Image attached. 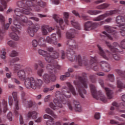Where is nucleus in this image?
<instances>
[{
  "label": "nucleus",
  "instance_id": "f257e3e1",
  "mask_svg": "<svg viewBox=\"0 0 125 125\" xmlns=\"http://www.w3.org/2000/svg\"><path fill=\"white\" fill-rule=\"evenodd\" d=\"M75 34H76V31L75 30H73L72 32H66V37L67 39H69L66 42L68 49L66 50V52H65L63 50L61 51V59L64 60L67 57L69 61H71L72 62L74 61L76 62V64H79V55L76 56L75 51H74L75 48L78 47L76 41L73 40L75 38Z\"/></svg>",
  "mask_w": 125,
  "mask_h": 125
},
{
  "label": "nucleus",
  "instance_id": "f03ea898",
  "mask_svg": "<svg viewBox=\"0 0 125 125\" xmlns=\"http://www.w3.org/2000/svg\"><path fill=\"white\" fill-rule=\"evenodd\" d=\"M66 85L68 87V90H67V87H64L62 88V94H60L59 96V98H58V95L57 93H59V91L57 92L56 94V97L57 99H54L53 100V103L50 102L49 104V106L53 110H55L57 109V107L62 108L63 105L62 104H66L67 103V100L65 99L66 98H70L71 97V92L73 94V95H76V91H75V89L73 85L71 84L70 83H66Z\"/></svg>",
  "mask_w": 125,
  "mask_h": 125
},
{
  "label": "nucleus",
  "instance_id": "7ed1b4c3",
  "mask_svg": "<svg viewBox=\"0 0 125 125\" xmlns=\"http://www.w3.org/2000/svg\"><path fill=\"white\" fill-rule=\"evenodd\" d=\"M32 72V69L30 67H27L23 69H21L17 72V76L21 81H24V84L26 88L31 87L33 89H38L42 87L43 84V81L40 79H35L33 77L26 79V75H30Z\"/></svg>",
  "mask_w": 125,
  "mask_h": 125
},
{
  "label": "nucleus",
  "instance_id": "20e7f679",
  "mask_svg": "<svg viewBox=\"0 0 125 125\" xmlns=\"http://www.w3.org/2000/svg\"><path fill=\"white\" fill-rule=\"evenodd\" d=\"M79 94L82 98L84 99V95L86 94V90L83 88L84 87L85 88H87V83H88V81L87 80L86 77V74L83 73L81 74V76L79 77Z\"/></svg>",
  "mask_w": 125,
  "mask_h": 125
},
{
  "label": "nucleus",
  "instance_id": "39448f33",
  "mask_svg": "<svg viewBox=\"0 0 125 125\" xmlns=\"http://www.w3.org/2000/svg\"><path fill=\"white\" fill-rule=\"evenodd\" d=\"M46 69L49 72V74H44L43 75V81L48 84L50 82H55L56 81V76H55V74L57 73V68L52 67L51 64H47L46 66Z\"/></svg>",
  "mask_w": 125,
  "mask_h": 125
},
{
  "label": "nucleus",
  "instance_id": "423d86ee",
  "mask_svg": "<svg viewBox=\"0 0 125 125\" xmlns=\"http://www.w3.org/2000/svg\"><path fill=\"white\" fill-rule=\"evenodd\" d=\"M56 45L57 44V38H56V34L53 33L51 35V37L48 36L46 37V40L43 38H40L38 40V45L40 47H46V42Z\"/></svg>",
  "mask_w": 125,
  "mask_h": 125
},
{
  "label": "nucleus",
  "instance_id": "0eeeda50",
  "mask_svg": "<svg viewBox=\"0 0 125 125\" xmlns=\"http://www.w3.org/2000/svg\"><path fill=\"white\" fill-rule=\"evenodd\" d=\"M41 30L42 35L44 36H46L48 34V32H52V31L56 30L57 34L58 36V39H61V30L59 29V26H55L54 28L52 27H49V26L43 25L41 27Z\"/></svg>",
  "mask_w": 125,
  "mask_h": 125
},
{
  "label": "nucleus",
  "instance_id": "6e6552de",
  "mask_svg": "<svg viewBox=\"0 0 125 125\" xmlns=\"http://www.w3.org/2000/svg\"><path fill=\"white\" fill-rule=\"evenodd\" d=\"M49 60H50V62H49L50 63L49 64H50L53 68L60 70V69L61 68V66L58 65L57 62H55L54 60V59H57L59 58V53L56 51H54L52 55H50V54H49Z\"/></svg>",
  "mask_w": 125,
  "mask_h": 125
},
{
  "label": "nucleus",
  "instance_id": "1a4fd4ad",
  "mask_svg": "<svg viewBox=\"0 0 125 125\" xmlns=\"http://www.w3.org/2000/svg\"><path fill=\"white\" fill-rule=\"evenodd\" d=\"M36 2L38 5L32 2V4H33L34 6H30V8H31V9L34 8L35 11H37V12H40V11H41V7H44L46 5V3L44 2H42V0H36Z\"/></svg>",
  "mask_w": 125,
  "mask_h": 125
},
{
  "label": "nucleus",
  "instance_id": "9d476101",
  "mask_svg": "<svg viewBox=\"0 0 125 125\" xmlns=\"http://www.w3.org/2000/svg\"><path fill=\"white\" fill-rule=\"evenodd\" d=\"M115 11H108L105 12L104 14L100 15L97 18H95L93 19V21H101V20H103V19L106 18V17H108V16H110L111 15H113V14H115Z\"/></svg>",
  "mask_w": 125,
  "mask_h": 125
},
{
  "label": "nucleus",
  "instance_id": "9b49d317",
  "mask_svg": "<svg viewBox=\"0 0 125 125\" xmlns=\"http://www.w3.org/2000/svg\"><path fill=\"white\" fill-rule=\"evenodd\" d=\"M53 18L54 19L55 21L59 24L62 30H64V29H65V23H64L63 19L60 18L59 16L58 15H54Z\"/></svg>",
  "mask_w": 125,
  "mask_h": 125
},
{
  "label": "nucleus",
  "instance_id": "f8f14e48",
  "mask_svg": "<svg viewBox=\"0 0 125 125\" xmlns=\"http://www.w3.org/2000/svg\"><path fill=\"white\" fill-rule=\"evenodd\" d=\"M101 67L102 70L105 73H108L111 71V66H110V64L104 61L101 62Z\"/></svg>",
  "mask_w": 125,
  "mask_h": 125
},
{
  "label": "nucleus",
  "instance_id": "ddd939ff",
  "mask_svg": "<svg viewBox=\"0 0 125 125\" xmlns=\"http://www.w3.org/2000/svg\"><path fill=\"white\" fill-rule=\"evenodd\" d=\"M38 53L40 55H42L45 58V60L46 62H49L51 61L49 60V53L47 52L46 51H44L42 49L38 50Z\"/></svg>",
  "mask_w": 125,
  "mask_h": 125
},
{
  "label": "nucleus",
  "instance_id": "4468645a",
  "mask_svg": "<svg viewBox=\"0 0 125 125\" xmlns=\"http://www.w3.org/2000/svg\"><path fill=\"white\" fill-rule=\"evenodd\" d=\"M23 104L25 107H26V108H38V104L34 101L30 100L29 101H27V103H25V104L23 103Z\"/></svg>",
  "mask_w": 125,
  "mask_h": 125
},
{
  "label": "nucleus",
  "instance_id": "2eb2a0df",
  "mask_svg": "<svg viewBox=\"0 0 125 125\" xmlns=\"http://www.w3.org/2000/svg\"><path fill=\"white\" fill-rule=\"evenodd\" d=\"M100 37L102 42L105 41V40H106V38H107V39H108V40H110V41H113V36L111 35V34L107 33L106 31H103L102 33V34H100Z\"/></svg>",
  "mask_w": 125,
  "mask_h": 125
},
{
  "label": "nucleus",
  "instance_id": "dca6fc26",
  "mask_svg": "<svg viewBox=\"0 0 125 125\" xmlns=\"http://www.w3.org/2000/svg\"><path fill=\"white\" fill-rule=\"evenodd\" d=\"M104 29L107 33H108V35H111V36L113 37H115V36H117V32L116 31L113 30L112 27L109 25L104 26Z\"/></svg>",
  "mask_w": 125,
  "mask_h": 125
},
{
  "label": "nucleus",
  "instance_id": "f3484780",
  "mask_svg": "<svg viewBox=\"0 0 125 125\" xmlns=\"http://www.w3.org/2000/svg\"><path fill=\"white\" fill-rule=\"evenodd\" d=\"M90 88L91 92L94 98H95V99H98L97 97L98 96L99 93L96 91V87H95L93 84H90Z\"/></svg>",
  "mask_w": 125,
  "mask_h": 125
},
{
  "label": "nucleus",
  "instance_id": "a211bd4d",
  "mask_svg": "<svg viewBox=\"0 0 125 125\" xmlns=\"http://www.w3.org/2000/svg\"><path fill=\"white\" fill-rule=\"evenodd\" d=\"M90 68L93 69L94 71H98V66L96 63V60L94 58H92L90 60Z\"/></svg>",
  "mask_w": 125,
  "mask_h": 125
},
{
  "label": "nucleus",
  "instance_id": "6ab92c4d",
  "mask_svg": "<svg viewBox=\"0 0 125 125\" xmlns=\"http://www.w3.org/2000/svg\"><path fill=\"white\" fill-rule=\"evenodd\" d=\"M112 46V52H122V48L120 46V44L118 43L115 42L113 43Z\"/></svg>",
  "mask_w": 125,
  "mask_h": 125
},
{
  "label": "nucleus",
  "instance_id": "aec40b11",
  "mask_svg": "<svg viewBox=\"0 0 125 125\" xmlns=\"http://www.w3.org/2000/svg\"><path fill=\"white\" fill-rule=\"evenodd\" d=\"M12 95L14 98V101L15 102L16 110H19L20 108L18 104L19 103V102L18 101V98L17 97V92H13L12 93Z\"/></svg>",
  "mask_w": 125,
  "mask_h": 125
},
{
  "label": "nucleus",
  "instance_id": "412c9836",
  "mask_svg": "<svg viewBox=\"0 0 125 125\" xmlns=\"http://www.w3.org/2000/svg\"><path fill=\"white\" fill-rule=\"evenodd\" d=\"M1 4H0V11H4V9L7 8V3L6 0H0Z\"/></svg>",
  "mask_w": 125,
  "mask_h": 125
},
{
  "label": "nucleus",
  "instance_id": "4be33fe9",
  "mask_svg": "<svg viewBox=\"0 0 125 125\" xmlns=\"http://www.w3.org/2000/svg\"><path fill=\"white\" fill-rule=\"evenodd\" d=\"M98 49L99 50V54L101 55V56H102L103 58H104V59H105V60H108L109 58H108V57H106V55L105 54V52H104V50H103V49L100 45H97Z\"/></svg>",
  "mask_w": 125,
  "mask_h": 125
},
{
  "label": "nucleus",
  "instance_id": "5701e85b",
  "mask_svg": "<svg viewBox=\"0 0 125 125\" xmlns=\"http://www.w3.org/2000/svg\"><path fill=\"white\" fill-rule=\"evenodd\" d=\"M44 119H48L50 120L49 121H47L46 125H54V121H53V118L51 117L50 116L45 114L43 116Z\"/></svg>",
  "mask_w": 125,
  "mask_h": 125
},
{
  "label": "nucleus",
  "instance_id": "b1692460",
  "mask_svg": "<svg viewBox=\"0 0 125 125\" xmlns=\"http://www.w3.org/2000/svg\"><path fill=\"white\" fill-rule=\"evenodd\" d=\"M37 62H35L34 64L33 65V67L34 68V70H38L39 68V65L41 67V68H44V64H43V63H42V62L41 60H38Z\"/></svg>",
  "mask_w": 125,
  "mask_h": 125
},
{
  "label": "nucleus",
  "instance_id": "393cba45",
  "mask_svg": "<svg viewBox=\"0 0 125 125\" xmlns=\"http://www.w3.org/2000/svg\"><path fill=\"white\" fill-rule=\"evenodd\" d=\"M8 110V108L7 107V101H5V100L3 99L2 101V105L1 103L0 102V110Z\"/></svg>",
  "mask_w": 125,
  "mask_h": 125
},
{
  "label": "nucleus",
  "instance_id": "a878e982",
  "mask_svg": "<svg viewBox=\"0 0 125 125\" xmlns=\"http://www.w3.org/2000/svg\"><path fill=\"white\" fill-rule=\"evenodd\" d=\"M27 117L28 119H31V118H32L34 120H36V119L38 118V113L36 111L28 112Z\"/></svg>",
  "mask_w": 125,
  "mask_h": 125
},
{
  "label": "nucleus",
  "instance_id": "bb28decb",
  "mask_svg": "<svg viewBox=\"0 0 125 125\" xmlns=\"http://www.w3.org/2000/svg\"><path fill=\"white\" fill-rule=\"evenodd\" d=\"M104 89L106 91L108 99H112V98H113V96H112L113 94V91L111 90L110 89H109V88H104Z\"/></svg>",
  "mask_w": 125,
  "mask_h": 125
},
{
  "label": "nucleus",
  "instance_id": "cd10ccee",
  "mask_svg": "<svg viewBox=\"0 0 125 125\" xmlns=\"http://www.w3.org/2000/svg\"><path fill=\"white\" fill-rule=\"evenodd\" d=\"M91 21H88L84 24V28L85 31H89L91 30Z\"/></svg>",
  "mask_w": 125,
  "mask_h": 125
},
{
  "label": "nucleus",
  "instance_id": "c85d7f7f",
  "mask_svg": "<svg viewBox=\"0 0 125 125\" xmlns=\"http://www.w3.org/2000/svg\"><path fill=\"white\" fill-rule=\"evenodd\" d=\"M98 93L99 94H98L97 100H98V97H100V100H101V101H103V102H105L106 101V97H105V96L103 95L102 92H101V91H99Z\"/></svg>",
  "mask_w": 125,
  "mask_h": 125
},
{
  "label": "nucleus",
  "instance_id": "c756f323",
  "mask_svg": "<svg viewBox=\"0 0 125 125\" xmlns=\"http://www.w3.org/2000/svg\"><path fill=\"white\" fill-rule=\"evenodd\" d=\"M84 65L85 66H87V62L85 61L82 59V57L79 56V66H83Z\"/></svg>",
  "mask_w": 125,
  "mask_h": 125
},
{
  "label": "nucleus",
  "instance_id": "7c9ffc66",
  "mask_svg": "<svg viewBox=\"0 0 125 125\" xmlns=\"http://www.w3.org/2000/svg\"><path fill=\"white\" fill-rule=\"evenodd\" d=\"M109 6L110 4L104 3L102 5L97 6L96 9H105V8H107V7H109Z\"/></svg>",
  "mask_w": 125,
  "mask_h": 125
},
{
  "label": "nucleus",
  "instance_id": "2f4dec72",
  "mask_svg": "<svg viewBox=\"0 0 125 125\" xmlns=\"http://www.w3.org/2000/svg\"><path fill=\"white\" fill-rule=\"evenodd\" d=\"M55 87V85H52L49 88L48 87H45L43 89V92L44 93H47V92H49V91H52L53 89H54Z\"/></svg>",
  "mask_w": 125,
  "mask_h": 125
},
{
  "label": "nucleus",
  "instance_id": "473e14b6",
  "mask_svg": "<svg viewBox=\"0 0 125 125\" xmlns=\"http://www.w3.org/2000/svg\"><path fill=\"white\" fill-rule=\"evenodd\" d=\"M102 11L100 10H88L87 13L90 15H96L97 14H99V13H101Z\"/></svg>",
  "mask_w": 125,
  "mask_h": 125
},
{
  "label": "nucleus",
  "instance_id": "72a5a7b5",
  "mask_svg": "<svg viewBox=\"0 0 125 125\" xmlns=\"http://www.w3.org/2000/svg\"><path fill=\"white\" fill-rule=\"evenodd\" d=\"M8 21H9V23H7L6 24L4 23L3 28V29H4V30H7L8 29V28H9V25H11V24L12 23V19L9 18Z\"/></svg>",
  "mask_w": 125,
  "mask_h": 125
},
{
  "label": "nucleus",
  "instance_id": "f704fd0d",
  "mask_svg": "<svg viewBox=\"0 0 125 125\" xmlns=\"http://www.w3.org/2000/svg\"><path fill=\"white\" fill-rule=\"evenodd\" d=\"M107 80H108V81L111 83H114L115 82V75L113 74H108Z\"/></svg>",
  "mask_w": 125,
  "mask_h": 125
},
{
  "label": "nucleus",
  "instance_id": "c9c22d12",
  "mask_svg": "<svg viewBox=\"0 0 125 125\" xmlns=\"http://www.w3.org/2000/svg\"><path fill=\"white\" fill-rule=\"evenodd\" d=\"M25 96H26V93L23 91H22L21 93V98L23 104L27 103V99L25 98Z\"/></svg>",
  "mask_w": 125,
  "mask_h": 125
},
{
  "label": "nucleus",
  "instance_id": "e433bc0d",
  "mask_svg": "<svg viewBox=\"0 0 125 125\" xmlns=\"http://www.w3.org/2000/svg\"><path fill=\"white\" fill-rule=\"evenodd\" d=\"M7 44H8L10 47H17V43L12 41H8L7 42Z\"/></svg>",
  "mask_w": 125,
  "mask_h": 125
},
{
  "label": "nucleus",
  "instance_id": "4c0bfd02",
  "mask_svg": "<svg viewBox=\"0 0 125 125\" xmlns=\"http://www.w3.org/2000/svg\"><path fill=\"white\" fill-rule=\"evenodd\" d=\"M63 16H64V20L65 23V24L68 25V19L69 18V13L64 12Z\"/></svg>",
  "mask_w": 125,
  "mask_h": 125
},
{
  "label": "nucleus",
  "instance_id": "58836bf2",
  "mask_svg": "<svg viewBox=\"0 0 125 125\" xmlns=\"http://www.w3.org/2000/svg\"><path fill=\"white\" fill-rule=\"evenodd\" d=\"M70 74L69 72H66L65 75H61L60 77L61 81H65L67 78H69L70 77Z\"/></svg>",
  "mask_w": 125,
  "mask_h": 125
},
{
  "label": "nucleus",
  "instance_id": "ea45409f",
  "mask_svg": "<svg viewBox=\"0 0 125 125\" xmlns=\"http://www.w3.org/2000/svg\"><path fill=\"white\" fill-rule=\"evenodd\" d=\"M46 113L47 114H48L49 115H51L52 117H53L55 119H56L57 118V116L54 114V112L51 110H46Z\"/></svg>",
  "mask_w": 125,
  "mask_h": 125
},
{
  "label": "nucleus",
  "instance_id": "a19ab883",
  "mask_svg": "<svg viewBox=\"0 0 125 125\" xmlns=\"http://www.w3.org/2000/svg\"><path fill=\"white\" fill-rule=\"evenodd\" d=\"M71 23L74 28H75L76 30H79V23L78 22L75 21H71Z\"/></svg>",
  "mask_w": 125,
  "mask_h": 125
},
{
  "label": "nucleus",
  "instance_id": "79ce46f5",
  "mask_svg": "<svg viewBox=\"0 0 125 125\" xmlns=\"http://www.w3.org/2000/svg\"><path fill=\"white\" fill-rule=\"evenodd\" d=\"M110 124L112 125H125V123H123L121 124H119V122L115 120H111Z\"/></svg>",
  "mask_w": 125,
  "mask_h": 125
},
{
  "label": "nucleus",
  "instance_id": "37998d69",
  "mask_svg": "<svg viewBox=\"0 0 125 125\" xmlns=\"http://www.w3.org/2000/svg\"><path fill=\"white\" fill-rule=\"evenodd\" d=\"M117 87H118V88H124V83H123L121 81L117 80Z\"/></svg>",
  "mask_w": 125,
  "mask_h": 125
},
{
  "label": "nucleus",
  "instance_id": "c03bdc74",
  "mask_svg": "<svg viewBox=\"0 0 125 125\" xmlns=\"http://www.w3.org/2000/svg\"><path fill=\"white\" fill-rule=\"evenodd\" d=\"M22 67H23V65L19 63L16 64L14 66V70L15 71L20 70V69H21V68H22Z\"/></svg>",
  "mask_w": 125,
  "mask_h": 125
},
{
  "label": "nucleus",
  "instance_id": "a18cd8bd",
  "mask_svg": "<svg viewBox=\"0 0 125 125\" xmlns=\"http://www.w3.org/2000/svg\"><path fill=\"white\" fill-rule=\"evenodd\" d=\"M116 23L117 24H121V22H123V17L121 16H118L116 18Z\"/></svg>",
  "mask_w": 125,
  "mask_h": 125
},
{
  "label": "nucleus",
  "instance_id": "49530a36",
  "mask_svg": "<svg viewBox=\"0 0 125 125\" xmlns=\"http://www.w3.org/2000/svg\"><path fill=\"white\" fill-rule=\"evenodd\" d=\"M112 105V106H111L110 110H115L116 107H119V104L116 102H113Z\"/></svg>",
  "mask_w": 125,
  "mask_h": 125
},
{
  "label": "nucleus",
  "instance_id": "de8ad7c7",
  "mask_svg": "<svg viewBox=\"0 0 125 125\" xmlns=\"http://www.w3.org/2000/svg\"><path fill=\"white\" fill-rule=\"evenodd\" d=\"M0 22L3 24V26L4 25V22H5V19L4 16L2 14H0Z\"/></svg>",
  "mask_w": 125,
  "mask_h": 125
},
{
  "label": "nucleus",
  "instance_id": "09e8293b",
  "mask_svg": "<svg viewBox=\"0 0 125 125\" xmlns=\"http://www.w3.org/2000/svg\"><path fill=\"white\" fill-rule=\"evenodd\" d=\"M98 25H99V24L98 23L92 22L91 26V30L96 29V28L98 27Z\"/></svg>",
  "mask_w": 125,
  "mask_h": 125
},
{
  "label": "nucleus",
  "instance_id": "8fccbe9b",
  "mask_svg": "<svg viewBox=\"0 0 125 125\" xmlns=\"http://www.w3.org/2000/svg\"><path fill=\"white\" fill-rule=\"evenodd\" d=\"M18 56V53L15 50L12 51L11 53H10L9 55L10 57H15Z\"/></svg>",
  "mask_w": 125,
  "mask_h": 125
},
{
  "label": "nucleus",
  "instance_id": "3c124183",
  "mask_svg": "<svg viewBox=\"0 0 125 125\" xmlns=\"http://www.w3.org/2000/svg\"><path fill=\"white\" fill-rule=\"evenodd\" d=\"M112 57L114 58V59H115V60H116L117 61H120V60L122 58L121 56L118 54L113 55Z\"/></svg>",
  "mask_w": 125,
  "mask_h": 125
},
{
  "label": "nucleus",
  "instance_id": "603ef678",
  "mask_svg": "<svg viewBox=\"0 0 125 125\" xmlns=\"http://www.w3.org/2000/svg\"><path fill=\"white\" fill-rule=\"evenodd\" d=\"M0 57L1 58V59H6V51H3L1 52V54L0 55Z\"/></svg>",
  "mask_w": 125,
  "mask_h": 125
},
{
  "label": "nucleus",
  "instance_id": "864d4df0",
  "mask_svg": "<svg viewBox=\"0 0 125 125\" xmlns=\"http://www.w3.org/2000/svg\"><path fill=\"white\" fill-rule=\"evenodd\" d=\"M38 44H39L38 42L36 39L32 40V45L33 47H37V46H38Z\"/></svg>",
  "mask_w": 125,
  "mask_h": 125
},
{
  "label": "nucleus",
  "instance_id": "5fc2aeb1",
  "mask_svg": "<svg viewBox=\"0 0 125 125\" xmlns=\"http://www.w3.org/2000/svg\"><path fill=\"white\" fill-rule=\"evenodd\" d=\"M8 103L10 106L13 105V99L11 96L8 97Z\"/></svg>",
  "mask_w": 125,
  "mask_h": 125
},
{
  "label": "nucleus",
  "instance_id": "6e6d98bb",
  "mask_svg": "<svg viewBox=\"0 0 125 125\" xmlns=\"http://www.w3.org/2000/svg\"><path fill=\"white\" fill-rule=\"evenodd\" d=\"M5 32L4 31H2L0 29V41H1L3 40V38L4 37V33Z\"/></svg>",
  "mask_w": 125,
  "mask_h": 125
},
{
  "label": "nucleus",
  "instance_id": "4d7b16f0",
  "mask_svg": "<svg viewBox=\"0 0 125 125\" xmlns=\"http://www.w3.org/2000/svg\"><path fill=\"white\" fill-rule=\"evenodd\" d=\"M89 78L92 83H94L96 82V78L95 77V75H90Z\"/></svg>",
  "mask_w": 125,
  "mask_h": 125
},
{
  "label": "nucleus",
  "instance_id": "13d9d810",
  "mask_svg": "<svg viewBox=\"0 0 125 125\" xmlns=\"http://www.w3.org/2000/svg\"><path fill=\"white\" fill-rule=\"evenodd\" d=\"M104 43L107 45V46L109 47V49H110V50H111L112 51V49H113V46H111L110 42L106 41V40H104Z\"/></svg>",
  "mask_w": 125,
  "mask_h": 125
},
{
  "label": "nucleus",
  "instance_id": "bf43d9fd",
  "mask_svg": "<svg viewBox=\"0 0 125 125\" xmlns=\"http://www.w3.org/2000/svg\"><path fill=\"white\" fill-rule=\"evenodd\" d=\"M51 98V95H48L47 96H46L44 99V102H49V101H50Z\"/></svg>",
  "mask_w": 125,
  "mask_h": 125
},
{
  "label": "nucleus",
  "instance_id": "052dcab7",
  "mask_svg": "<svg viewBox=\"0 0 125 125\" xmlns=\"http://www.w3.org/2000/svg\"><path fill=\"white\" fill-rule=\"evenodd\" d=\"M43 73V69L41 68L38 70L37 74L39 77H42V74Z\"/></svg>",
  "mask_w": 125,
  "mask_h": 125
},
{
  "label": "nucleus",
  "instance_id": "680f3d73",
  "mask_svg": "<svg viewBox=\"0 0 125 125\" xmlns=\"http://www.w3.org/2000/svg\"><path fill=\"white\" fill-rule=\"evenodd\" d=\"M73 104L76 110H78V108H79V102H77L76 100H74Z\"/></svg>",
  "mask_w": 125,
  "mask_h": 125
},
{
  "label": "nucleus",
  "instance_id": "e2e57ef3",
  "mask_svg": "<svg viewBox=\"0 0 125 125\" xmlns=\"http://www.w3.org/2000/svg\"><path fill=\"white\" fill-rule=\"evenodd\" d=\"M7 118L9 121H12V113L11 112H9V113L7 115Z\"/></svg>",
  "mask_w": 125,
  "mask_h": 125
},
{
  "label": "nucleus",
  "instance_id": "0e129e2a",
  "mask_svg": "<svg viewBox=\"0 0 125 125\" xmlns=\"http://www.w3.org/2000/svg\"><path fill=\"white\" fill-rule=\"evenodd\" d=\"M12 80L14 83H16V84H21V82L16 78H13Z\"/></svg>",
  "mask_w": 125,
  "mask_h": 125
},
{
  "label": "nucleus",
  "instance_id": "69168bd1",
  "mask_svg": "<svg viewBox=\"0 0 125 125\" xmlns=\"http://www.w3.org/2000/svg\"><path fill=\"white\" fill-rule=\"evenodd\" d=\"M115 72H116V73H117V74H118L119 76H122V77L123 76H124V73H123V71H122V70L120 69H116Z\"/></svg>",
  "mask_w": 125,
  "mask_h": 125
},
{
  "label": "nucleus",
  "instance_id": "338daca9",
  "mask_svg": "<svg viewBox=\"0 0 125 125\" xmlns=\"http://www.w3.org/2000/svg\"><path fill=\"white\" fill-rule=\"evenodd\" d=\"M94 118L96 120H99L100 119V113L97 112L95 114Z\"/></svg>",
  "mask_w": 125,
  "mask_h": 125
},
{
  "label": "nucleus",
  "instance_id": "774afa93",
  "mask_svg": "<svg viewBox=\"0 0 125 125\" xmlns=\"http://www.w3.org/2000/svg\"><path fill=\"white\" fill-rule=\"evenodd\" d=\"M121 47L125 49V39H124L121 42Z\"/></svg>",
  "mask_w": 125,
  "mask_h": 125
}]
</instances>
